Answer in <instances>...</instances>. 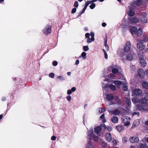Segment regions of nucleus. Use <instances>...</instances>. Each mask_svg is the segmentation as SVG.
Returning a JSON list of instances; mask_svg holds the SVG:
<instances>
[{"instance_id":"obj_52","label":"nucleus","mask_w":148,"mask_h":148,"mask_svg":"<svg viewBox=\"0 0 148 148\" xmlns=\"http://www.w3.org/2000/svg\"><path fill=\"white\" fill-rule=\"evenodd\" d=\"M90 34L89 33H86V34L85 35V37L88 38H89V37L90 36Z\"/></svg>"},{"instance_id":"obj_4","label":"nucleus","mask_w":148,"mask_h":148,"mask_svg":"<svg viewBox=\"0 0 148 148\" xmlns=\"http://www.w3.org/2000/svg\"><path fill=\"white\" fill-rule=\"evenodd\" d=\"M43 32L46 35L49 34L51 32V28L49 25H47L43 29Z\"/></svg>"},{"instance_id":"obj_55","label":"nucleus","mask_w":148,"mask_h":148,"mask_svg":"<svg viewBox=\"0 0 148 148\" xmlns=\"http://www.w3.org/2000/svg\"><path fill=\"white\" fill-rule=\"evenodd\" d=\"M106 111V110L103 108H101V111H100V110H99V111H101V113H103L104 112Z\"/></svg>"},{"instance_id":"obj_41","label":"nucleus","mask_w":148,"mask_h":148,"mask_svg":"<svg viewBox=\"0 0 148 148\" xmlns=\"http://www.w3.org/2000/svg\"><path fill=\"white\" fill-rule=\"evenodd\" d=\"M55 75L54 73H50L49 75V76L51 78H54Z\"/></svg>"},{"instance_id":"obj_19","label":"nucleus","mask_w":148,"mask_h":148,"mask_svg":"<svg viewBox=\"0 0 148 148\" xmlns=\"http://www.w3.org/2000/svg\"><path fill=\"white\" fill-rule=\"evenodd\" d=\"M142 86L143 88L147 89L148 88V82L143 81L142 83Z\"/></svg>"},{"instance_id":"obj_7","label":"nucleus","mask_w":148,"mask_h":148,"mask_svg":"<svg viewBox=\"0 0 148 148\" xmlns=\"http://www.w3.org/2000/svg\"><path fill=\"white\" fill-rule=\"evenodd\" d=\"M143 3L142 0H137L136 1L133 2L131 4L132 7H134V5L139 6L142 5Z\"/></svg>"},{"instance_id":"obj_24","label":"nucleus","mask_w":148,"mask_h":148,"mask_svg":"<svg viewBox=\"0 0 148 148\" xmlns=\"http://www.w3.org/2000/svg\"><path fill=\"white\" fill-rule=\"evenodd\" d=\"M135 14V12L134 10H131L128 12V15L131 17L133 16Z\"/></svg>"},{"instance_id":"obj_32","label":"nucleus","mask_w":148,"mask_h":148,"mask_svg":"<svg viewBox=\"0 0 148 148\" xmlns=\"http://www.w3.org/2000/svg\"><path fill=\"white\" fill-rule=\"evenodd\" d=\"M130 141L132 143L135 142L137 143L139 141V139H130Z\"/></svg>"},{"instance_id":"obj_59","label":"nucleus","mask_w":148,"mask_h":148,"mask_svg":"<svg viewBox=\"0 0 148 148\" xmlns=\"http://www.w3.org/2000/svg\"><path fill=\"white\" fill-rule=\"evenodd\" d=\"M104 56L105 58L106 59H107L108 58V56L107 53H105V54H104Z\"/></svg>"},{"instance_id":"obj_10","label":"nucleus","mask_w":148,"mask_h":148,"mask_svg":"<svg viewBox=\"0 0 148 148\" xmlns=\"http://www.w3.org/2000/svg\"><path fill=\"white\" fill-rule=\"evenodd\" d=\"M142 93V90L139 89H135L133 91L134 94L137 96L141 95Z\"/></svg>"},{"instance_id":"obj_61","label":"nucleus","mask_w":148,"mask_h":148,"mask_svg":"<svg viewBox=\"0 0 148 148\" xmlns=\"http://www.w3.org/2000/svg\"><path fill=\"white\" fill-rule=\"evenodd\" d=\"M145 74L148 76V69H147L145 71Z\"/></svg>"},{"instance_id":"obj_44","label":"nucleus","mask_w":148,"mask_h":148,"mask_svg":"<svg viewBox=\"0 0 148 148\" xmlns=\"http://www.w3.org/2000/svg\"><path fill=\"white\" fill-rule=\"evenodd\" d=\"M90 35L91 36V38H92V39L95 40L94 37V33L93 32H91L90 33Z\"/></svg>"},{"instance_id":"obj_37","label":"nucleus","mask_w":148,"mask_h":148,"mask_svg":"<svg viewBox=\"0 0 148 148\" xmlns=\"http://www.w3.org/2000/svg\"><path fill=\"white\" fill-rule=\"evenodd\" d=\"M86 52H83L81 54V56L84 59H85L86 58Z\"/></svg>"},{"instance_id":"obj_45","label":"nucleus","mask_w":148,"mask_h":148,"mask_svg":"<svg viewBox=\"0 0 148 148\" xmlns=\"http://www.w3.org/2000/svg\"><path fill=\"white\" fill-rule=\"evenodd\" d=\"M71 98V97L70 95H68L66 97V99L68 101H70Z\"/></svg>"},{"instance_id":"obj_56","label":"nucleus","mask_w":148,"mask_h":148,"mask_svg":"<svg viewBox=\"0 0 148 148\" xmlns=\"http://www.w3.org/2000/svg\"><path fill=\"white\" fill-rule=\"evenodd\" d=\"M89 4V3H88V2H87H87H86V3L85 4V7H86V8H87V7H88V5Z\"/></svg>"},{"instance_id":"obj_31","label":"nucleus","mask_w":148,"mask_h":148,"mask_svg":"<svg viewBox=\"0 0 148 148\" xmlns=\"http://www.w3.org/2000/svg\"><path fill=\"white\" fill-rule=\"evenodd\" d=\"M140 148H147V145L146 144L141 143L140 145Z\"/></svg>"},{"instance_id":"obj_36","label":"nucleus","mask_w":148,"mask_h":148,"mask_svg":"<svg viewBox=\"0 0 148 148\" xmlns=\"http://www.w3.org/2000/svg\"><path fill=\"white\" fill-rule=\"evenodd\" d=\"M89 49L88 47L87 46H84L83 47V50L85 51H88L89 50Z\"/></svg>"},{"instance_id":"obj_23","label":"nucleus","mask_w":148,"mask_h":148,"mask_svg":"<svg viewBox=\"0 0 148 148\" xmlns=\"http://www.w3.org/2000/svg\"><path fill=\"white\" fill-rule=\"evenodd\" d=\"M113 83L117 86H120L122 84V82L119 80H114L113 82Z\"/></svg>"},{"instance_id":"obj_60","label":"nucleus","mask_w":148,"mask_h":148,"mask_svg":"<svg viewBox=\"0 0 148 148\" xmlns=\"http://www.w3.org/2000/svg\"><path fill=\"white\" fill-rule=\"evenodd\" d=\"M105 47H108V45H107V40H106V41H105Z\"/></svg>"},{"instance_id":"obj_12","label":"nucleus","mask_w":148,"mask_h":148,"mask_svg":"<svg viewBox=\"0 0 148 148\" xmlns=\"http://www.w3.org/2000/svg\"><path fill=\"white\" fill-rule=\"evenodd\" d=\"M109 112L114 115H118L120 113V110L117 108L116 109L113 111H110Z\"/></svg>"},{"instance_id":"obj_30","label":"nucleus","mask_w":148,"mask_h":148,"mask_svg":"<svg viewBox=\"0 0 148 148\" xmlns=\"http://www.w3.org/2000/svg\"><path fill=\"white\" fill-rule=\"evenodd\" d=\"M126 102L127 104L128 105L127 106L130 107L131 104L130 100V99H128L126 100Z\"/></svg>"},{"instance_id":"obj_18","label":"nucleus","mask_w":148,"mask_h":148,"mask_svg":"<svg viewBox=\"0 0 148 148\" xmlns=\"http://www.w3.org/2000/svg\"><path fill=\"white\" fill-rule=\"evenodd\" d=\"M116 128L118 131L121 132L124 130V127L123 125H118L116 126Z\"/></svg>"},{"instance_id":"obj_62","label":"nucleus","mask_w":148,"mask_h":148,"mask_svg":"<svg viewBox=\"0 0 148 148\" xmlns=\"http://www.w3.org/2000/svg\"><path fill=\"white\" fill-rule=\"evenodd\" d=\"M6 100V98L5 97H3L2 98V100L3 101H5Z\"/></svg>"},{"instance_id":"obj_33","label":"nucleus","mask_w":148,"mask_h":148,"mask_svg":"<svg viewBox=\"0 0 148 148\" xmlns=\"http://www.w3.org/2000/svg\"><path fill=\"white\" fill-rule=\"evenodd\" d=\"M132 102L134 103H136L138 102V100L137 99L133 98L132 100Z\"/></svg>"},{"instance_id":"obj_35","label":"nucleus","mask_w":148,"mask_h":148,"mask_svg":"<svg viewBox=\"0 0 148 148\" xmlns=\"http://www.w3.org/2000/svg\"><path fill=\"white\" fill-rule=\"evenodd\" d=\"M96 5L95 3H92L91 5H90V8L91 9H93L95 7Z\"/></svg>"},{"instance_id":"obj_21","label":"nucleus","mask_w":148,"mask_h":148,"mask_svg":"<svg viewBox=\"0 0 148 148\" xmlns=\"http://www.w3.org/2000/svg\"><path fill=\"white\" fill-rule=\"evenodd\" d=\"M138 56L139 58V60L144 59V56L143 53L142 52H140L138 53Z\"/></svg>"},{"instance_id":"obj_29","label":"nucleus","mask_w":148,"mask_h":148,"mask_svg":"<svg viewBox=\"0 0 148 148\" xmlns=\"http://www.w3.org/2000/svg\"><path fill=\"white\" fill-rule=\"evenodd\" d=\"M112 72L113 74H116L119 72V70L116 68H113L112 69Z\"/></svg>"},{"instance_id":"obj_58","label":"nucleus","mask_w":148,"mask_h":148,"mask_svg":"<svg viewBox=\"0 0 148 148\" xmlns=\"http://www.w3.org/2000/svg\"><path fill=\"white\" fill-rule=\"evenodd\" d=\"M87 2H88V3H89V4L91 3H92L94 2L93 0H92L91 1H87Z\"/></svg>"},{"instance_id":"obj_42","label":"nucleus","mask_w":148,"mask_h":148,"mask_svg":"<svg viewBox=\"0 0 148 148\" xmlns=\"http://www.w3.org/2000/svg\"><path fill=\"white\" fill-rule=\"evenodd\" d=\"M76 8H73L72 10H71V13L72 14H74L75 13L76 11Z\"/></svg>"},{"instance_id":"obj_47","label":"nucleus","mask_w":148,"mask_h":148,"mask_svg":"<svg viewBox=\"0 0 148 148\" xmlns=\"http://www.w3.org/2000/svg\"><path fill=\"white\" fill-rule=\"evenodd\" d=\"M130 69L132 71H134L136 69V66L134 65H132L131 66Z\"/></svg>"},{"instance_id":"obj_6","label":"nucleus","mask_w":148,"mask_h":148,"mask_svg":"<svg viewBox=\"0 0 148 148\" xmlns=\"http://www.w3.org/2000/svg\"><path fill=\"white\" fill-rule=\"evenodd\" d=\"M139 21V18L138 17L136 16L130 18L129 19V22L132 24L136 23L138 22Z\"/></svg>"},{"instance_id":"obj_2","label":"nucleus","mask_w":148,"mask_h":148,"mask_svg":"<svg viewBox=\"0 0 148 148\" xmlns=\"http://www.w3.org/2000/svg\"><path fill=\"white\" fill-rule=\"evenodd\" d=\"M104 126V128H106V126L104 123L103 124H101L100 126H97L95 127L94 128V132L98 136H100L101 135V132L102 130L101 127Z\"/></svg>"},{"instance_id":"obj_16","label":"nucleus","mask_w":148,"mask_h":148,"mask_svg":"<svg viewBox=\"0 0 148 148\" xmlns=\"http://www.w3.org/2000/svg\"><path fill=\"white\" fill-rule=\"evenodd\" d=\"M143 33L142 28L140 27L137 30V33L136 34L137 36H140Z\"/></svg>"},{"instance_id":"obj_27","label":"nucleus","mask_w":148,"mask_h":148,"mask_svg":"<svg viewBox=\"0 0 148 148\" xmlns=\"http://www.w3.org/2000/svg\"><path fill=\"white\" fill-rule=\"evenodd\" d=\"M101 145L102 147H106L107 146V143L106 142L103 141L102 139L101 140Z\"/></svg>"},{"instance_id":"obj_28","label":"nucleus","mask_w":148,"mask_h":148,"mask_svg":"<svg viewBox=\"0 0 148 148\" xmlns=\"http://www.w3.org/2000/svg\"><path fill=\"white\" fill-rule=\"evenodd\" d=\"M133 56L131 54H129L127 55L126 59L128 60H131L133 59Z\"/></svg>"},{"instance_id":"obj_51","label":"nucleus","mask_w":148,"mask_h":148,"mask_svg":"<svg viewBox=\"0 0 148 148\" xmlns=\"http://www.w3.org/2000/svg\"><path fill=\"white\" fill-rule=\"evenodd\" d=\"M100 119H104L105 118V114H102L100 117Z\"/></svg>"},{"instance_id":"obj_53","label":"nucleus","mask_w":148,"mask_h":148,"mask_svg":"<svg viewBox=\"0 0 148 148\" xmlns=\"http://www.w3.org/2000/svg\"><path fill=\"white\" fill-rule=\"evenodd\" d=\"M129 139H139V138L137 136H131Z\"/></svg>"},{"instance_id":"obj_40","label":"nucleus","mask_w":148,"mask_h":148,"mask_svg":"<svg viewBox=\"0 0 148 148\" xmlns=\"http://www.w3.org/2000/svg\"><path fill=\"white\" fill-rule=\"evenodd\" d=\"M124 91H126L128 90V88L127 86H124L122 87Z\"/></svg>"},{"instance_id":"obj_20","label":"nucleus","mask_w":148,"mask_h":148,"mask_svg":"<svg viewBox=\"0 0 148 148\" xmlns=\"http://www.w3.org/2000/svg\"><path fill=\"white\" fill-rule=\"evenodd\" d=\"M108 88L113 91H115L116 89L115 86L112 84H110L108 86Z\"/></svg>"},{"instance_id":"obj_5","label":"nucleus","mask_w":148,"mask_h":148,"mask_svg":"<svg viewBox=\"0 0 148 148\" xmlns=\"http://www.w3.org/2000/svg\"><path fill=\"white\" fill-rule=\"evenodd\" d=\"M89 139H98V137L93 133V130L90 131L87 134Z\"/></svg>"},{"instance_id":"obj_17","label":"nucleus","mask_w":148,"mask_h":148,"mask_svg":"<svg viewBox=\"0 0 148 148\" xmlns=\"http://www.w3.org/2000/svg\"><path fill=\"white\" fill-rule=\"evenodd\" d=\"M112 121L114 123H116L118 122V117L116 116H113L111 118Z\"/></svg>"},{"instance_id":"obj_64","label":"nucleus","mask_w":148,"mask_h":148,"mask_svg":"<svg viewBox=\"0 0 148 148\" xmlns=\"http://www.w3.org/2000/svg\"><path fill=\"white\" fill-rule=\"evenodd\" d=\"M145 124L146 125L148 126V120L146 121L145 122Z\"/></svg>"},{"instance_id":"obj_63","label":"nucleus","mask_w":148,"mask_h":148,"mask_svg":"<svg viewBox=\"0 0 148 148\" xmlns=\"http://www.w3.org/2000/svg\"><path fill=\"white\" fill-rule=\"evenodd\" d=\"M79 60H76L75 62V64L77 65L79 64Z\"/></svg>"},{"instance_id":"obj_43","label":"nucleus","mask_w":148,"mask_h":148,"mask_svg":"<svg viewBox=\"0 0 148 148\" xmlns=\"http://www.w3.org/2000/svg\"><path fill=\"white\" fill-rule=\"evenodd\" d=\"M57 78L62 81H63L64 80V78L62 76H59Z\"/></svg>"},{"instance_id":"obj_39","label":"nucleus","mask_w":148,"mask_h":148,"mask_svg":"<svg viewBox=\"0 0 148 148\" xmlns=\"http://www.w3.org/2000/svg\"><path fill=\"white\" fill-rule=\"evenodd\" d=\"M95 40L92 39V38H91L90 39V38H88L87 40V42L88 43H90L92 41H94Z\"/></svg>"},{"instance_id":"obj_38","label":"nucleus","mask_w":148,"mask_h":148,"mask_svg":"<svg viewBox=\"0 0 148 148\" xmlns=\"http://www.w3.org/2000/svg\"><path fill=\"white\" fill-rule=\"evenodd\" d=\"M79 6L78 2L77 1H75L73 6L75 8H77Z\"/></svg>"},{"instance_id":"obj_8","label":"nucleus","mask_w":148,"mask_h":148,"mask_svg":"<svg viewBox=\"0 0 148 148\" xmlns=\"http://www.w3.org/2000/svg\"><path fill=\"white\" fill-rule=\"evenodd\" d=\"M147 14L145 12H144L142 15L140 16V20L143 23H146L147 22V19L146 17Z\"/></svg>"},{"instance_id":"obj_11","label":"nucleus","mask_w":148,"mask_h":148,"mask_svg":"<svg viewBox=\"0 0 148 148\" xmlns=\"http://www.w3.org/2000/svg\"><path fill=\"white\" fill-rule=\"evenodd\" d=\"M137 48L140 50H143L145 48V45L143 43L139 42L137 45Z\"/></svg>"},{"instance_id":"obj_9","label":"nucleus","mask_w":148,"mask_h":148,"mask_svg":"<svg viewBox=\"0 0 148 148\" xmlns=\"http://www.w3.org/2000/svg\"><path fill=\"white\" fill-rule=\"evenodd\" d=\"M138 74L140 78H143L145 74V72L142 69H139L138 70Z\"/></svg>"},{"instance_id":"obj_57","label":"nucleus","mask_w":148,"mask_h":148,"mask_svg":"<svg viewBox=\"0 0 148 148\" xmlns=\"http://www.w3.org/2000/svg\"><path fill=\"white\" fill-rule=\"evenodd\" d=\"M106 25V24L105 23H103L102 24V25L103 27H105Z\"/></svg>"},{"instance_id":"obj_1","label":"nucleus","mask_w":148,"mask_h":148,"mask_svg":"<svg viewBox=\"0 0 148 148\" xmlns=\"http://www.w3.org/2000/svg\"><path fill=\"white\" fill-rule=\"evenodd\" d=\"M139 102L141 104H138L137 106V109L139 111H143L147 110V107L144 104L146 102H148V96H145L144 99H143L139 100Z\"/></svg>"},{"instance_id":"obj_3","label":"nucleus","mask_w":148,"mask_h":148,"mask_svg":"<svg viewBox=\"0 0 148 148\" xmlns=\"http://www.w3.org/2000/svg\"><path fill=\"white\" fill-rule=\"evenodd\" d=\"M131 47V44L130 42L129 41H127L125 44L123 50V53L124 54L127 53L129 51Z\"/></svg>"},{"instance_id":"obj_34","label":"nucleus","mask_w":148,"mask_h":148,"mask_svg":"<svg viewBox=\"0 0 148 148\" xmlns=\"http://www.w3.org/2000/svg\"><path fill=\"white\" fill-rule=\"evenodd\" d=\"M86 8H87L84 7V8L83 9L81 12L78 15V16H77V17H78L79 16H80L84 12H85V10H86Z\"/></svg>"},{"instance_id":"obj_13","label":"nucleus","mask_w":148,"mask_h":148,"mask_svg":"<svg viewBox=\"0 0 148 148\" xmlns=\"http://www.w3.org/2000/svg\"><path fill=\"white\" fill-rule=\"evenodd\" d=\"M107 99L109 101L112 100L114 98V95L112 93L108 94L106 96Z\"/></svg>"},{"instance_id":"obj_25","label":"nucleus","mask_w":148,"mask_h":148,"mask_svg":"<svg viewBox=\"0 0 148 148\" xmlns=\"http://www.w3.org/2000/svg\"><path fill=\"white\" fill-rule=\"evenodd\" d=\"M105 139H112L111 135L110 133H107L105 135Z\"/></svg>"},{"instance_id":"obj_46","label":"nucleus","mask_w":148,"mask_h":148,"mask_svg":"<svg viewBox=\"0 0 148 148\" xmlns=\"http://www.w3.org/2000/svg\"><path fill=\"white\" fill-rule=\"evenodd\" d=\"M53 65L54 66H56L58 64V62L56 61H54L53 62Z\"/></svg>"},{"instance_id":"obj_50","label":"nucleus","mask_w":148,"mask_h":148,"mask_svg":"<svg viewBox=\"0 0 148 148\" xmlns=\"http://www.w3.org/2000/svg\"><path fill=\"white\" fill-rule=\"evenodd\" d=\"M113 140H112L113 145H116L117 143L116 141L115 140V139Z\"/></svg>"},{"instance_id":"obj_15","label":"nucleus","mask_w":148,"mask_h":148,"mask_svg":"<svg viewBox=\"0 0 148 148\" xmlns=\"http://www.w3.org/2000/svg\"><path fill=\"white\" fill-rule=\"evenodd\" d=\"M139 62L141 67H145L147 65V63L145 60L144 59L139 60Z\"/></svg>"},{"instance_id":"obj_49","label":"nucleus","mask_w":148,"mask_h":148,"mask_svg":"<svg viewBox=\"0 0 148 148\" xmlns=\"http://www.w3.org/2000/svg\"><path fill=\"white\" fill-rule=\"evenodd\" d=\"M72 91L70 90H68L67 91V94L68 95H70L71 94Z\"/></svg>"},{"instance_id":"obj_14","label":"nucleus","mask_w":148,"mask_h":148,"mask_svg":"<svg viewBox=\"0 0 148 148\" xmlns=\"http://www.w3.org/2000/svg\"><path fill=\"white\" fill-rule=\"evenodd\" d=\"M137 31V29L135 27H133L130 29V32L132 35L136 34Z\"/></svg>"},{"instance_id":"obj_22","label":"nucleus","mask_w":148,"mask_h":148,"mask_svg":"<svg viewBox=\"0 0 148 148\" xmlns=\"http://www.w3.org/2000/svg\"><path fill=\"white\" fill-rule=\"evenodd\" d=\"M115 100L118 104H121L122 102L121 99H119V97L117 96H115Z\"/></svg>"},{"instance_id":"obj_48","label":"nucleus","mask_w":148,"mask_h":148,"mask_svg":"<svg viewBox=\"0 0 148 148\" xmlns=\"http://www.w3.org/2000/svg\"><path fill=\"white\" fill-rule=\"evenodd\" d=\"M137 115L138 116H139L140 114V113L139 112H134L132 113V115Z\"/></svg>"},{"instance_id":"obj_54","label":"nucleus","mask_w":148,"mask_h":148,"mask_svg":"<svg viewBox=\"0 0 148 148\" xmlns=\"http://www.w3.org/2000/svg\"><path fill=\"white\" fill-rule=\"evenodd\" d=\"M76 90V88L75 87H73L71 88V90L72 92H75Z\"/></svg>"},{"instance_id":"obj_26","label":"nucleus","mask_w":148,"mask_h":148,"mask_svg":"<svg viewBox=\"0 0 148 148\" xmlns=\"http://www.w3.org/2000/svg\"><path fill=\"white\" fill-rule=\"evenodd\" d=\"M92 139H89L88 143L87 144V147H86L87 148H92V146L91 144Z\"/></svg>"}]
</instances>
